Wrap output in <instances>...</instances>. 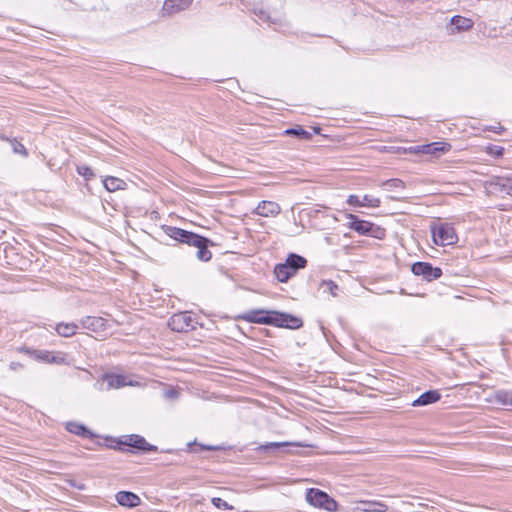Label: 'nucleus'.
I'll return each mask as SVG.
<instances>
[{
	"label": "nucleus",
	"mask_w": 512,
	"mask_h": 512,
	"mask_svg": "<svg viewBox=\"0 0 512 512\" xmlns=\"http://www.w3.org/2000/svg\"><path fill=\"white\" fill-rule=\"evenodd\" d=\"M349 219L351 220L349 227L359 234L370 235L376 238H381L384 235L383 229L369 221L361 220L352 214L349 215Z\"/></svg>",
	"instance_id": "3"
},
{
	"label": "nucleus",
	"mask_w": 512,
	"mask_h": 512,
	"mask_svg": "<svg viewBox=\"0 0 512 512\" xmlns=\"http://www.w3.org/2000/svg\"><path fill=\"white\" fill-rule=\"evenodd\" d=\"M107 382V389H119L127 385H133L131 381H127L126 377L118 374H107L104 376Z\"/></svg>",
	"instance_id": "15"
},
{
	"label": "nucleus",
	"mask_w": 512,
	"mask_h": 512,
	"mask_svg": "<svg viewBox=\"0 0 512 512\" xmlns=\"http://www.w3.org/2000/svg\"><path fill=\"white\" fill-rule=\"evenodd\" d=\"M488 151L490 154L500 157L504 153V148L501 146H491L488 148Z\"/></svg>",
	"instance_id": "35"
},
{
	"label": "nucleus",
	"mask_w": 512,
	"mask_h": 512,
	"mask_svg": "<svg viewBox=\"0 0 512 512\" xmlns=\"http://www.w3.org/2000/svg\"><path fill=\"white\" fill-rule=\"evenodd\" d=\"M285 263L294 271V273L296 274V272L301 269V268H304L307 264V260L300 256V255H297V254H290Z\"/></svg>",
	"instance_id": "22"
},
{
	"label": "nucleus",
	"mask_w": 512,
	"mask_h": 512,
	"mask_svg": "<svg viewBox=\"0 0 512 512\" xmlns=\"http://www.w3.org/2000/svg\"><path fill=\"white\" fill-rule=\"evenodd\" d=\"M79 326L76 323H58L55 327L56 332L62 337H71L76 334Z\"/></svg>",
	"instance_id": "20"
},
{
	"label": "nucleus",
	"mask_w": 512,
	"mask_h": 512,
	"mask_svg": "<svg viewBox=\"0 0 512 512\" xmlns=\"http://www.w3.org/2000/svg\"><path fill=\"white\" fill-rule=\"evenodd\" d=\"M212 503H213V505L215 507H217L219 509H228V508H230L226 501H224L223 499L218 498V497H214L212 499Z\"/></svg>",
	"instance_id": "34"
},
{
	"label": "nucleus",
	"mask_w": 512,
	"mask_h": 512,
	"mask_svg": "<svg viewBox=\"0 0 512 512\" xmlns=\"http://www.w3.org/2000/svg\"><path fill=\"white\" fill-rule=\"evenodd\" d=\"M0 139L3 140V141H6V142H9V140H12L11 138L7 137L6 135L4 134H1L0 135Z\"/></svg>",
	"instance_id": "38"
},
{
	"label": "nucleus",
	"mask_w": 512,
	"mask_h": 512,
	"mask_svg": "<svg viewBox=\"0 0 512 512\" xmlns=\"http://www.w3.org/2000/svg\"><path fill=\"white\" fill-rule=\"evenodd\" d=\"M9 143L11 144V147H12V150L14 153L20 154L25 157L28 156L27 149L24 147V145L22 143H20L16 139L9 140Z\"/></svg>",
	"instance_id": "26"
},
{
	"label": "nucleus",
	"mask_w": 512,
	"mask_h": 512,
	"mask_svg": "<svg viewBox=\"0 0 512 512\" xmlns=\"http://www.w3.org/2000/svg\"><path fill=\"white\" fill-rule=\"evenodd\" d=\"M280 212V205L273 201H261L255 209V213L262 217H275Z\"/></svg>",
	"instance_id": "11"
},
{
	"label": "nucleus",
	"mask_w": 512,
	"mask_h": 512,
	"mask_svg": "<svg viewBox=\"0 0 512 512\" xmlns=\"http://www.w3.org/2000/svg\"><path fill=\"white\" fill-rule=\"evenodd\" d=\"M118 443L141 451H157L156 446L149 444L144 437L135 434L122 436Z\"/></svg>",
	"instance_id": "8"
},
{
	"label": "nucleus",
	"mask_w": 512,
	"mask_h": 512,
	"mask_svg": "<svg viewBox=\"0 0 512 512\" xmlns=\"http://www.w3.org/2000/svg\"><path fill=\"white\" fill-rule=\"evenodd\" d=\"M83 328L99 333L107 329V320L102 317L87 316L81 320Z\"/></svg>",
	"instance_id": "10"
},
{
	"label": "nucleus",
	"mask_w": 512,
	"mask_h": 512,
	"mask_svg": "<svg viewBox=\"0 0 512 512\" xmlns=\"http://www.w3.org/2000/svg\"><path fill=\"white\" fill-rule=\"evenodd\" d=\"M205 449H207V450H214L215 448H214V447H212V446H208V447H206Z\"/></svg>",
	"instance_id": "39"
},
{
	"label": "nucleus",
	"mask_w": 512,
	"mask_h": 512,
	"mask_svg": "<svg viewBox=\"0 0 512 512\" xmlns=\"http://www.w3.org/2000/svg\"><path fill=\"white\" fill-rule=\"evenodd\" d=\"M369 511L373 512H386L388 510V506L382 502H369Z\"/></svg>",
	"instance_id": "32"
},
{
	"label": "nucleus",
	"mask_w": 512,
	"mask_h": 512,
	"mask_svg": "<svg viewBox=\"0 0 512 512\" xmlns=\"http://www.w3.org/2000/svg\"><path fill=\"white\" fill-rule=\"evenodd\" d=\"M450 144L444 142H433L419 147V152L424 154L437 155L439 152H445L450 149Z\"/></svg>",
	"instance_id": "17"
},
{
	"label": "nucleus",
	"mask_w": 512,
	"mask_h": 512,
	"mask_svg": "<svg viewBox=\"0 0 512 512\" xmlns=\"http://www.w3.org/2000/svg\"><path fill=\"white\" fill-rule=\"evenodd\" d=\"M306 500L315 507L324 508L327 511H333L336 508V502L331 499L327 493L311 488L307 491Z\"/></svg>",
	"instance_id": "5"
},
{
	"label": "nucleus",
	"mask_w": 512,
	"mask_h": 512,
	"mask_svg": "<svg viewBox=\"0 0 512 512\" xmlns=\"http://www.w3.org/2000/svg\"><path fill=\"white\" fill-rule=\"evenodd\" d=\"M193 0H165L163 4V12L167 15L178 13L187 9Z\"/></svg>",
	"instance_id": "13"
},
{
	"label": "nucleus",
	"mask_w": 512,
	"mask_h": 512,
	"mask_svg": "<svg viewBox=\"0 0 512 512\" xmlns=\"http://www.w3.org/2000/svg\"><path fill=\"white\" fill-rule=\"evenodd\" d=\"M244 319L251 323L268 324L288 329H298L303 325L300 318L273 310H253L246 313Z\"/></svg>",
	"instance_id": "1"
},
{
	"label": "nucleus",
	"mask_w": 512,
	"mask_h": 512,
	"mask_svg": "<svg viewBox=\"0 0 512 512\" xmlns=\"http://www.w3.org/2000/svg\"><path fill=\"white\" fill-rule=\"evenodd\" d=\"M290 445H292V443H290V442H269V443L260 445L256 450L259 452L260 451H264V452L277 451L280 448L287 447Z\"/></svg>",
	"instance_id": "23"
},
{
	"label": "nucleus",
	"mask_w": 512,
	"mask_h": 512,
	"mask_svg": "<svg viewBox=\"0 0 512 512\" xmlns=\"http://www.w3.org/2000/svg\"><path fill=\"white\" fill-rule=\"evenodd\" d=\"M274 274L280 282H286L295 275L294 271L286 263L276 265Z\"/></svg>",
	"instance_id": "19"
},
{
	"label": "nucleus",
	"mask_w": 512,
	"mask_h": 512,
	"mask_svg": "<svg viewBox=\"0 0 512 512\" xmlns=\"http://www.w3.org/2000/svg\"><path fill=\"white\" fill-rule=\"evenodd\" d=\"M433 241L436 245L447 246L456 243L457 235L454 228L449 224H442L432 230Z\"/></svg>",
	"instance_id": "6"
},
{
	"label": "nucleus",
	"mask_w": 512,
	"mask_h": 512,
	"mask_svg": "<svg viewBox=\"0 0 512 512\" xmlns=\"http://www.w3.org/2000/svg\"><path fill=\"white\" fill-rule=\"evenodd\" d=\"M77 172L86 179H90L94 176L92 169L86 165L78 166Z\"/></svg>",
	"instance_id": "33"
},
{
	"label": "nucleus",
	"mask_w": 512,
	"mask_h": 512,
	"mask_svg": "<svg viewBox=\"0 0 512 512\" xmlns=\"http://www.w3.org/2000/svg\"><path fill=\"white\" fill-rule=\"evenodd\" d=\"M440 393L436 390H430L420 395L412 402V406H426L437 402L440 399Z\"/></svg>",
	"instance_id": "16"
},
{
	"label": "nucleus",
	"mask_w": 512,
	"mask_h": 512,
	"mask_svg": "<svg viewBox=\"0 0 512 512\" xmlns=\"http://www.w3.org/2000/svg\"><path fill=\"white\" fill-rule=\"evenodd\" d=\"M413 274L422 276L427 281H432L442 276V270L439 267H433L427 262H416L411 268Z\"/></svg>",
	"instance_id": "7"
},
{
	"label": "nucleus",
	"mask_w": 512,
	"mask_h": 512,
	"mask_svg": "<svg viewBox=\"0 0 512 512\" xmlns=\"http://www.w3.org/2000/svg\"><path fill=\"white\" fill-rule=\"evenodd\" d=\"M384 186L387 187L388 190L404 188L405 184L400 179H389L383 183Z\"/></svg>",
	"instance_id": "30"
},
{
	"label": "nucleus",
	"mask_w": 512,
	"mask_h": 512,
	"mask_svg": "<svg viewBox=\"0 0 512 512\" xmlns=\"http://www.w3.org/2000/svg\"><path fill=\"white\" fill-rule=\"evenodd\" d=\"M103 185L109 192L126 189V182L120 178L108 176L103 180Z\"/></svg>",
	"instance_id": "18"
},
{
	"label": "nucleus",
	"mask_w": 512,
	"mask_h": 512,
	"mask_svg": "<svg viewBox=\"0 0 512 512\" xmlns=\"http://www.w3.org/2000/svg\"><path fill=\"white\" fill-rule=\"evenodd\" d=\"M67 429L69 432L81 436H87L90 433L85 426L78 423H68Z\"/></svg>",
	"instance_id": "24"
},
{
	"label": "nucleus",
	"mask_w": 512,
	"mask_h": 512,
	"mask_svg": "<svg viewBox=\"0 0 512 512\" xmlns=\"http://www.w3.org/2000/svg\"><path fill=\"white\" fill-rule=\"evenodd\" d=\"M9 366H10V369H12V370H16L19 367H22L21 363H19V362H11Z\"/></svg>",
	"instance_id": "37"
},
{
	"label": "nucleus",
	"mask_w": 512,
	"mask_h": 512,
	"mask_svg": "<svg viewBox=\"0 0 512 512\" xmlns=\"http://www.w3.org/2000/svg\"><path fill=\"white\" fill-rule=\"evenodd\" d=\"M347 202L350 205L362 206V201L359 199V197L357 195H350Z\"/></svg>",
	"instance_id": "36"
},
{
	"label": "nucleus",
	"mask_w": 512,
	"mask_h": 512,
	"mask_svg": "<svg viewBox=\"0 0 512 512\" xmlns=\"http://www.w3.org/2000/svg\"><path fill=\"white\" fill-rule=\"evenodd\" d=\"M489 185L499 192L512 195V175L507 177L493 176L489 181Z\"/></svg>",
	"instance_id": "12"
},
{
	"label": "nucleus",
	"mask_w": 512,
	"mask_h": 512,
	"mask_svg": "<svg viewBox=\"0 0 512 512\" xmlns=\"http://www.w3.org/2000/svg\"><path fill=\"white\" fill-rule=\"evenodd\" d=\"M116 501L121 506L125 507H136L141 503V500L138 495L129 491H120L116 494Z\"/></svg>",
	"instance_id": "14"
},
{
	"label": "nucleus",
	"mask_w": 512,
	"mask_h": 512,
	"mask_svg": "<svg viewBox=\"0 0 512 512\" xmlns=\"http://www.w3.org/2000/svg\"><path fill=\"white\" fill-rule=\"evenodd\" d=\"M451 25L454 26L458 32L467 31L473 27V21L470 18L456 15L451 18Z\"/></svg>",
	"instance_id": "21"
},
{
	"label": "nucleus",
	"mask_w": 512,
	"mask_h": 512,
	"mask_svg": "<svg viewBox=\"0 0 512 512\" xmlns=\"http://www.w3.org/2000/svg\"><path fill=\"white\" fill-rule=\"evenodd\" d=\"M496 398L502 404L512 406V392L499 391L496 394Z\"/></svg>",
	"instance_id": "28"
},
{
	"label": "nucleus",
	"mask_w": 512,
	"mask_h": 512,
	"mask_svg": "<svg viewBox=\"0 0 512 512\" xmlns=\"http://www.w3.org/2000/svg\"><path fill=\"white\" fill-rule=\"evenodd\" d=\"M165 232L176 241L196 247L198 249L197 258L199 260L209 261L211 259L212 253L208 250L209 241L205 237L173 226H167Z\"/></svg>",
	"instance_id": "2"
},
{
	"label": "nucleus",
	"mask_w": 512,
	"mask_h": 512,
	"mask_svg": "<svg viewBox=\"0 0 512 512\" xmlns=\"http://www.w3.org/2000/svg\"><path fill=\"white\" fill-rule=\"evenodd\" d=\"M380 205V199L375 198L371 195H365L362 200V206L378 207Z\"/></svg>",
	"instance_id": "31"
},
{
	"label": "nucleus",
	"mask_w": 512,
	"mask_h": 512,
	"mask_svg": "<svg viewBox=\"0 0 512 512\" xmlns=\"http://www.w3.org/2000/svg\"><path fill=\"white\" fill-rule=\"evenodd\" d=\"M321 287L325 288L332 296L337 295L338 285L332 280H323L320 284Z\"/></svg>",
	"instance_id": "27"
},
{
	"label": "nucleus",
	"mask_w": 512,
	"mask_h": 512,
	"mask_svg": "<svg viewBox=\"0 0 512 512\" xmlns=\"http://www.w3.org/2000/svg\"><path fill=\"white\" fill-rule=\"evenodd\" d=\"M254 13L259 18V20L264 21V22L276 24L277 22L280 21V19H278V18L277 19H273L267 12H265L262 9L255 10Z\"/></svg>",
	"instance_id": "29"
},
{
	"label": "nucleus",
	"mask_w": 512,
	"mask_h": 512,
	"mask_svg": "<svg viewBox=\"0 0 512 512\" xmlns=\"http://www.w3.org/2000/svg\"><path fill=\"white\" fill-rule=\"evenodd\" d=\"M197 322L189 312L174 314L168 321V326L176 332H188L196 328Z\"/></svg>",
	"instance_id": "4"
},
{
	"label": "nucleus",
	"mask_w": 512,
	"mask_h": 512,
	"mask_svg": "<svg viewBox=\"0 0 512 512\" xmlns=\"http://www.w3.org/2000/svg\"><path fill=\"white\" fill-rule=\"evenodd\" d=\"M285 134L294 135L301 139H309L311 137V134L301 127L287 129L285 130Z\"/></svg>",
	"instance_id": "25"
},
{
	"label": "nucleus",
	"mask_w": 512,
	"mask_h": 512,
	"mask_svg": "<svg viewBox=\"0 0 512 512\" xmlns=\"http://www.w3.org/2000/svg\"><path fill=\"white\" fill-rule=\"evenodd\" d=\"M35 359L41 360L46 363L63 364L65 362V355L63 353H53L46 350L28 351Z\"/></svg>",
	"instance_id": "9"
}]
</instances>
